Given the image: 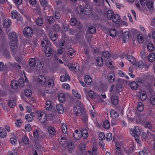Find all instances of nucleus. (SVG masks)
Here are the masks:
<instances>
[{
    "instance_id": "nucleus-1",
    "label": "nucleus",
    "mask_w": 155,
    "mask_h": 155,
    "mask_svg": "<svg viewBox=\"0 0 155 155\" xmlns=\"http://www.w3.org/2000/svg\"><path fill=\"white\" fill-rule=\"evenodd\" d=\"M41 45L45 48V52L46 56L47 57L51 56L53 49L52 45L51 44L47 38H44L41 42Z\"/></svg>"
},
{
    "instance_id": "nucleus-2",
    "label": "nucleus",
    "mask_w": 155,
    "mask_h": 155,
    "mask_svg": "<svg viewBox=\"0 0 155 155\" xmlns=\"http://www.w3.org/2000/svg\"><path fill=\"white\" fill-rule=\"evenodd\" d=\"M8 39L10 40V48L12 50H15L17 47L18 38L17 34L15 32H10L8 35Z\"/></svg>"
},
{
    "instance_id": "nucleus-3",
    "label": "nucleus",
    "mask_w": 155,
    "mask_h": 155,
    "mask_svg": "<svg viewBox=\"0 0 155 155\" xmlns=\"http://www.w3.org/2000/svg\"><path fill=\"white\" fill-rule=\"evenodd\" d=\"M78 11L81 13L84 12L86 15H89L91 14L92 12L91 7L88 3H86L84 7L80 6L77 8Z\"/></svg>"
},
{
    "instance_id": "nucleus-4",
    "label": "nucleus",
    "mask_w": 155,
    "mask_h": 155,
    "mask_svg": "<svg viewBox=\"0 0 155 155\" xmlns=\"http://www.w3.org/2000/svg\"><path fill=\"white\" fill-rule=\"evenodd\" d=\"M139 1L142 5H145L146 3V6L148 9H151L153 8L154 0H149L147 2L146 0H139Z\"/></svg>"
},
{
    "instance_id": "nucleus-5",
    "label": "nucleus",
    "mask_w": 155,
    "mask_h": 155,
    "mask_svg": "<svg viewBox=\"0 0 155 155\" xmlns=\"http://www.w3.org/2000/svg\"><path fill=\"white\" fill-rule=\"evenodd\" d=\"M81 105L82 103H81ZM73 113L77 116H80L82 113V106L76 105L73 108Z\"/></svg>"
},
{
    "instance_id": "nucleus-6",
    "label": "nucleus",
    "mask_w": 155,
    "mask_h": 155,
    "mask_svg": "<svg viewBox=\"0 0 155 155\" xmlns=\"http://www.w3.org/2000/svg\"><path fill=\"white\" fill-rule=\"evenodd\" d=\"M11 17L12 19H17V21H21L23 18L18 12L16 10H13L11 12Z\"/></svg>"
},
{
    "instance_id": "nucleus-7",
    "label": "nucleus",
    "mask_w": 155,
    "mask_h": 155,
    "mask_svg": "<svg viewBox=\"0 0 155 155\" xmlns=\"http://www.w3.org/2000/svg\"><path fill=\"white\" fill-rule=\"evenodd\" d=\"M33 30L30 27H26L23 30L24 35L26 37L29 38L31 37L33 35Z\"/></svg>"
},
{
    "instance_id": "nucleus-8",
    "label": "nucleus",
    "mask_w": 155,
    "mask_h": 155,
    "mask_svg": "<svg viewBox=\"0 0 155 155\" xmlns=\"http://www.w3.org/2000/svg\"><path fill=\"white\" fill-rule=\"evenodd\" d=\"M130 133L134 137L140 135V132L139 128L137 126H135L133 130H130Z\"/></svg>"
},
{
    "instance_id": "nucleus-9",
    "label": "nucleus",
    "mask_w": 155,
    "mask_h": 155,
    "mask_svg": "<svg viewBox=\"0 0 155 155\" xmlns=\"http://www.w3.org/2000/svg\"><path fill=\"white\" fill-rule=\"evenodd\" d=\"M38 118L41 123H43L45 122L47 119V117L46 114L41 112L38 115Z\"/></svg>"
},
{
    "instance_id": "nucleus-10",
    "label": "nucleus",
    "mask_w": 155,
    "mask_h": 155,
    "mask_svg": "<svg viewBox=\"0 0 155 155\" xmlns=\"http://www.w3.org/2000/svg\"><path fill=\"white\" fill-rule=\"evenodd\" d=\"M39 1L44 10H46L50 8L51 6L48 5L47 0H39Z\"/></svg>"
},
{
    "instance_id": "nucleus-11",
    "label": "nucleus",
    "mask_w": 155,
    "mask_h": 155,
    "mask_svg": "<svg viewBox=\"0 0 155 155\" xmlns=\"http://www.w3.org/2000/svg\"><path fill=\"white\" fill-rule=\"evenodd\" d=\"M74 138L77 140H79L83 135V132L80 130H76L73 134Z\"/></svg>"
},
{
    "instance_id": "nucleus-12",
    "label": "nucleus",
    "mask_w": 155,
    "mask_h": 155,
    "mask_svg": "<svg viewBox=\"0 0 155 155\" xmlns=\"http://www.w3.org/2000/svg\"><path fill=\"white\" fill-rule=\"evenodd\" d=\"M115 75L114 72H110L107 74V79L109 83H113L115 81Z\"/></svg>"
},
{
    "instance_id": "nucleus-13",
    "label": "nucleus",
    "mask_w": 155,
    "mask_h": 155,
    "mask_svg": "<svg viewBox=\"0 0 155 155\" xmlns=\"http://www.w3.org/2000/svg\"><path fill=\"white\" fill-rule=\"evenodd\" d=\"M127 58L128 60L133 65L136 66L137 64V61L134 57L131 55H127Z\"/></svg>"
},
{
    "instance_id": "nucleus-14",
    "label": "nucleus",
    "mask_w": 155,
    "mask_h": 155,
    "mask_svg": "<svg viewBox=\"0 0 155 155\" xmlns=\"http://www.w3.org/2000/svg\"><path fill=\"white\" fill-rule=\"evenodd\" d=\"M49 36L51 40L55 41L58 38L57 32H54V31H50L49 32Z\"/></svg>"
},
{
    "instance_id": "nucleus-15",
    "label": "nucleus",
    "mask_w": 155,
    "mask_h": 155,
    "mask_svg": "<svg viewBox=\"0 0 155 155\" xmlns=\"http://www.w3.org/2000/svg\"><path fill=\"white\" fill-rule=\"evenodd\" d=\"M12 24V21L9 18L5 19L3 22V26L4 28H8Z\"/></svg>"
},
{
    "instance_id": "nucleus-16",
    "label": "nucleus",
    "mask_w": 155,
    "mask_h": 155,
    "mask_svg": "<svg viewBox=\"0 0 155 155\" xmlns=\"http://www.w3.org/2000/svg\"><path fill=\"white\" fill-rule=\"evenodd\" d=\"M110 117L112 118L116 119L119 116L118 113L114 109H111L110 111Z\"/></svg>"
},
{
    "instance_id": "nucleus-17",
    "label": "nucleus",
    "mask_w": 155,
    "mask_h": 155,
    "mask_svg": "<svg viewBox=\"0 0 155 155\" xmlns=\"http://www.w3.org/2000/svg\"><path fill=\"white\" fill-rule=\"evenodd\" d=\"M112 18L111 19L114 23L118 24L120 21V16L117 14H114V16H113Z\"/></svg>"
},
{
    "instance_id": "nucleus-18",
    "label": "nucleus",
    "mask_w": 155,
    "mask_h": 155,
    "mask_svg": "<svg viewBox=\"0 0 155 155\" xmlns=\"http://www.w3.org/2000/svg\"><path fill=\"white\" fill-rule=\"evenodd\" d=\"M123 42L126 43L128 41L129 37V33L128 31H125L123 34Z\"/></svg>"
},
{
    "instance_id": "nucleus-19",
    "label": "nucleus",
    "mask_w": 155,
    "mask_h": 155,
    "mask_svg": "<svg viewBox=\"0 0 155 155\" xmlns=\"http://www.w3.org/2000/svg\"><path fill=\"white\" fill-rule=\"evenodd\" d=\"M60 47L62 49H65L67 46V43L64 39H61L59 42Z\"/></svg>"
},
{
    "instance_id": "nucleus-20",
    "label": "nucleus",
    "mask_w": 155,
    "mask_h": 155,
    "mask_svg": "<svg viewBox=\"0 0 155 155\" xmlns=\"http://www.w3.org/2000/svg\"><path fill=\"white\" fill-rule=\"evenodd\" d=\"M16 101L15 99H10L7 102L8 105L11 108H13L15 106Z\"/></svg>"
},
{
    "instance_id": "nucleus-21",
    "label": "nucleus",
    "mask_w": 155,
    "mask_h": 155,
    "mask_svg": "<svg viewBox=\"0 0 155 155\" xmlns=\"http://www.w3.org/2000/svg\"><path fill=\"white\" fill-rule=\"evenodd\" d=\"M67 54L70 57H74L76 55L75 51L73 49L69 48L67 51Z\"/></svg>"
},
{
    "instance_id": "nucleus-22",
    "label": "nucleus",
    "mask_w": 155,
    "mask_h": 155,
    "mask_svg": "<svg viewBox=\"0 0 155 155\" xmlns=\"http://www.w3.org/2000/svg\"><path fill=\"white\" fill-rule=\"evenodd\" d=\"M84 81L87 85H90L92 82L93 80L89 75H86L84 78Z\"/></svg>"
},
{
    "instance_id": "nucleus-23",
    "label": "nucleus",
    "mask_w": 155,
    "mask_h": 155,
    "mask_svg": "<svg viewBox=\"0 0 155 155\" xmlns=\"http://www.w3.org/2000/svg\"><path fill=\"white\" fill-rule=\"evenodd\" d=\"M47 79L45 76L44 75H39L38 78V81L41 84H43L46 82Z\"/></svg>"
},
{
    "instance_id": "nucleus-24",
    "label": "nucleus",
    "mask_w": 155,
    "mask_h": 155,
    "mask_svg": "<svg viewBox=\"0 0 155 155\" xmlns=\"http://www.w3.org/2000/svg\"><path fill=\"white\" fill-rule=\"evenodd\" d=\"M60 79L62 82H64L66 81L67 80H70V78L67 73H65L64 75L60 76Z\"/></svg>"
},
{
    "instance_id": "nucleus-25",
    "label": "nucleus",
    "mask_w": 155,
    "mask_h": 155,
    "mask_svg": "<svg viewBox=\"0 0 155 155\" xmlns=\"http://www.w3.org/2000/svg\"><path fill=\"white\" fill-rule=\"evenodd\" d=\"M7 135L6 131L2 127H0V137L2 138H5Z\"/></svg>"
},
{
    "instance_id": "nucleus-26",
    "label": "nucleus",
    "mask_w": 155,
    "mask_h": 155,
    "mask_svg": "<svg viewBox=\"0 0 155 155\" xmlns=\"http://www.w3.org/2000/svg\"><path fill=\"white\" fill-rule=\"evenodd\" d=\"M58 99L60 102H64L66 100L65 94L62 93H59L58 95Z\"/></svg>"
},
{
    "instance_id": "nucleus-27",
    "label": "nucleus",
    "mask_w": 155,
    "mask_h": 155,
    "mask_svg": "<svg viewBox=\"0 0 155 155\" xmlns=\"http://www.w3.org/2000/svg\"><path fill=\"white\" fill-rule=\"evenodd\" d=\"M44 63L42 61H38L36 66V69L39 71L41 70L44 67Z\"/></svg>"
},
{
    "instance_id": "nucleus-28",
    "label": "nucleus",
    "mask_w": 155,
    "mask_h": 155,
    "mask_svg": "<svg viewBox=\"0 0 155 155\" xmlns=\"http://www.w3.org/2000/svg\"><path fill=\"white\" fill-rule=\"evenodd\" d=\"M76 66L75 64L71 63H69L68 64V67L71 71H78L79 69H77Z\"/></svg>"
},
{
    "instance_id": "nucleus-29",
    "label": "nucleus",
    "mask_w": 155,
    "mask_h": 155,
    "mask_svg": "<svg viewBox=\"0 0 155 155\" xmlns=\"http://www.w3.org/2000/svg\"><path fill=\"white\" fill-rule=\"evenodd\" d=\"M11 87L12 89H16L18 87V82L16 80L12 81L11 83Z\"/></svg>"
},
{
    "instance_id": "nucleus-30",
    "label": "nucleus",
    "mask_w": 155,
    "mask_h": 155,
    "mask_svg": "<svg viewBox=\"0 0 155 155\" xmlns=\"http://www.w3.org/2000/svg\"><path fill=\"white\" fill-rule=\"evenodd\" d=\"M96 32V29L95 27L93 26H90L88 28L87 33L88 32L90 34H94Z\"/></svg>"
},
{
    "instance_id": "nucleus-31",
    "label": "nucleus",
    "mask_w": 155,
    "mask_h": 155,
    "mask_svg": "<svg viewBox=\"0 0 155 155\" xmlns=\"http://www.w3.org/2000/svg\"><path fill=\"white\" fill-rule=\"evenodd\" d=\"M111 100L112 103L114 105H116L118 103V100L117 97L116 96H112L111 98Z\"/></svg>"
},
{
    "instance_id": "nucleus-32",
    "label": "nucleus",
    "mask_w": 155,
    "mask_h": 155,
    "mask_svg": "<svg viewBox=\"0 0 155 155\" xmlns=\"http://www.w3.org/2000/svg\"><path fill=\"white\" fill-rule=\"evenodd\" d=\"M102 56L104 58V60L107 59L110 57V54L107 51H105L102 54Z\"/></svg>"
},
{
    "instance_id": "nucleus-33",
    "label": "nucleus",
    "mask_w": 155,
    "mask_h": 155,
    "mask_svg": "<svg viewBox=\"0 0 155 155\" xmlns=\"http://www.w3.org/2000/svg\"><path fill=\"white\" fill-rule=\"evenodd\" d=\"M96 62L99 66H102L103 64V61L102 58L100 57H97L96 59Z\"/></svg>"
},
{
    "instance_id": "nucleus-34",
    "label": "nucleus",
    "mask_w": 155,
    "mask_h": 155,
    "mask_svg": "<svg viewBox=\"0 0 155 155\" xmlns=\"http://www.w3.org/2000/svg\"><path fill=\"white\" fill-rule=\"evenodd\" d=\"M114 12L111 10L108 11L107 14V17L108 20H111L113 16H114Z\"/></svg>"
},
{
    "instance_id": "nucleus-35",
    "label": "nucleus",
    "mask_w": 155,
    "mask_h": 155,
    "mask_svg": "<svg viewBox=\"0 0 155 155\" xmlns=\"http://www.w3.org/2000/svg\"><path fill=\"white\" fill-rule=\"evenodd\" d=\"M138 84L134 81L131 82L130 84V87L133 90H136L138 88Z\"/></svg>"
},
{
    "instance_id": "nucleus-36",
    "label": "nucleus",
    "mask_w": 155,
    "mask_h": 155,
    "mask_svg": "<svg viewBox=\"0 0 155 155\" xmlns=\"http://www.w3.org/2000/svg\"><path fill=\"white\" fill-rule=\"evenodd\" d=\"M56 109L60 114H62L64 112V109L61 104H58L56 106Z\"/></svg>"
},
{
    "instance_id": "nucleus-37",
    "label": "nucleus",
    "mask_w": 155,
    "mask_h": 155,
    "mask_svg": "<svg viewBox=\"0 0 155 155\" xmlns=\"http://www.w3.org/2000/svg\"><path fill=\"white\" fill-rule=\"evenodd\" d=\"M72 94L78 99H81V96L80 94L78 93V91L76 90H72Z\"/></svg>"
},
{
    "instance_id": "nucleus-38",
    "label": "nucleus",
    "mask_w": 155,
    "mask_h": 155,
    "mask_svg": "<svg viewBox=\"0 0 155 155\" xmlns=\"http://www.w3.org/2000/svg\"><path fill=\"white\" fill-rule=\"evenodd\" d=\"M147 49L150 51L151 52L153 51L154 49V47L152 43H148L147 45Z\"/></svg>"
},
{
    "instance_id": "nucleus-39",
    "label": "nucleus",
    "mask_w": 155,
    "mask_h": 155,
    "mask_svg": "<svg viewBox=\"0 0 155 155\" xmlns=\"http://www.w3.org/2000/svg\"><path fill=\"white\" fill-rule=\"evenodd\" d=\"M45 107L47 110H51L52 108V105L51 101L48 100L46 102Z\"/></svg>"
},
{
    "instance_id": "nucleus-40",
    "label": "nucleus",
    "mask_w": 155,
    "mask_h": 155,
    "mask_svg": "<svg viewBox=\"0 0 155 155\" xmlns=\"http://www.w3.org/2000/svg\"><path fill=\"white\" fill-rule=\"evenodd\" d=\"M21 141L22 143L25 144H28L29 143L28 138L25 135L23 136Z\"/></svg>"
},
{
    "instance_id": "nucleus-41",
    "label": "nucleus",
    "mask_w": 155,
    "mask_h": 155,
    "mask_svg": "<svg viewBox=\"0 0 155 155\" xmlns=\"http://www.w3.org/2000/svg\"><path fill=\"white\" fill-rule=\"evenodd\" d=\"M116 33L117 31L114 28H111L110 29L109 31L110 35L112 37H114L116 36Z\"/></svg>"
},
{
    "instance_id": "nucleus-42",
    "label": "nucleus",
    "mask_w": 155,
    "mask_h": 155,
    "mask_svg": "<svg viewBox=\"0 0 155 155\" xmlns=\"http://www.w3.org/2000/svg\"><path fill=\"white\" fill-rule=\"evenodd\" d=\"M54 18L52 16H48L47 17V21L49 24H52L54 21Z\"/></svg>"
},
{
    "instance_id": "nucleus-43",
    "label": "nucleus",
    "mask_w": 155,
    "mask_h": 155,
    "mask_svg": "<svg viewBox=\"0 0 155 155\" xmlns=\"http://www.w3.org/2000/svg\"><path fill=\"white\" fill-rule=\"evenodd\" d=\"M35 21L36 24L39 26L42 25L43 24V19L41 18L38 17L37 18Z\"/></svg>"
},
{
    "instance_id": "nucleus-44",
    "label": "nucleus",
    "mask_w": 155,
    "mask_h": 155,
    "mask_svg": "<svg viewBox=\"0 0 155 155\" xmlns=\"http://www.w3.org/2000/svg\"><path fill=\"white\" fill-rule=\"evenodd\" d=\"M92 19L95 21H97L99 20V16L97 13H93L91 15Z\"/></svg>"
},
{
    "instance_id": "nucleus-45",
    "label": "nucleus",
    "mask_w": 155,
    "mask_h": 155,
    "mask_svg": "<svg viewBox=\"0 0 155 155\" xmlns=\"http://www.w3.org/2000/svg\"><path fill=\"white\" fill-rule=\"evenodd\" d=\"M149 61L150 62L153 61L155 59V56L153 53H152L147 57Z\"/></svg>"
},
{
    "instance_id": "nucleus-46",
    "label": "nucleus",
    "mask_w": 155,
    "mask_h": 155,
    "mask_svg": "<svg viewBox=\"0 0 155 155\" xmlns=\"http://www.w3.org/2000/svg\"><path fill=\"white\" fill-rule=\"evenodd\" d=\"M103 127L105 129H108L110 127V122L107 120H105L103 122Z\"/></svg>"
},
{
    "instance_id": "nucleus-47",
    "label": "nucleus",
    "mask_w": 155,
    "mask_h": 155,
    "mask_svg": "<svg viewBox=\"0 0 155 155\" xmlns=\"http://www.w3.org/2000/svg\"><path fill=\"white\" fill-rule=\"evenodd\" d=\"M88 95L90 98L92 99H96V94L92 90H90L88 93Z\"/></svg>"
},
{
    "instance_id": "nucleus-48",
    "label": "nucleus",
    "mask_w": 155,
    "mask_h": 155,
    "mask_svg": "<svg viewBox=\"0 0 155 155\" xmlns=\"http://www.w3.org/2000/svg\"><path fill=\"white\" fill-rule=\"evenodd\" d=\"M29 62L30 66L31 67H34L36 64V62L34 58H31L29 61Z\"/></svg>"
},
{
    "instance_id": "nucleus-49",
    "label": "nucleus",
    "mask_w": 155,
    "mask_h": 155,
    "mask_svg": "<svg viewBox=\"0 0 155 155\" xmlns=\"http://www.w3.org/2000/svg\"><path fill=\"white\" fill-rule=\"evenodd\" d=\"M48 130L49 134L52 135H54L56 131L54 128L52 127H50L48 128Z\"/></svg>"
},
{
    "instance_id": "nucleus-50",
    "label": "nucleus",
    "mask_w": 155,
    "mask_h": 155,
    "mask_svg": "<svg viewBox=\"0 0 155 155\" xmlns=\"http://www.w3.org/2000/svg\"><path fill=\"white\" fill-rule=\"evenodd\" d=\"M48 86L49 87L52 88L54 85V81L52 79H49L47 81Z\"/></svg>"
},
{
    "instance_id": "nucleus-51",
    "label": "nucleus",
    "mask_w": 155,
    "mask_h": 155,
    "mask_svg": "<svg viewBox=\"0 0 155 155\" xmlns=\"http://www.w3.org/2000/svg\"><path fill=\"white\" fill-rule=\"evenodd\" d=\"M115 152H117L120 151H122L121 149V146L120 144V143L117 142L116 143L115 145Z\"/></svg>"
},
{
    "instance_id": "nucleus-52",
    "label": "nucleus",
    "mask_w": 155,
    "mask_h": 155,
    "mask_svg": "<svg viewBox=\"0 0 155 155\" xmlns=\"http://www.w3.org/2000/svg\"><path fill=\"white\" fill-rule=\"evenodd\" d=\"M140 100L142 101L145 100L147 98V96L145 91H142L140 94Z\"/></svg>"
},
{
    "instance_id": "nucleus-53",
    "label": "nucleus",
    "mask_w": 155,
    "mask_h": 155,
    "mask_svg": "<svg viewBox=\"0 0 155 155\" xmlns=\"http://www.w3.org/2000/svg\"><path fill=\"white\" fill-rule=\"evenodd\" d=\"M144 106L143 104L142 103L140 102L138 103L137 105L138 110L141 112L143 110Z\"/></svg>"
},
{
    "instance_id": "nucleus-54",
    "label": "nucleus",
    "mask_w": 155,
    "mask_h": 155,
    "mask_svg": "<svg viewBox=\"0 0 155 155\" xmlns=\"http://www.w3.org/2000/svg\"><path fill=\"white\" fill-rule=\"evenodd\" d=\"M25 117L26 119L29 122L32 121L34 119L33 116L31 114H27L25 115Z\"/></svg>"
},
{
    "instance_id": "nucleus-55",
    "label": "nucleus",
    "mask_w": 155,
    "mask_h": 155,
    "mask_svg": "<svg viewBox=\"0 0 155 155\" xmlns=\"http://www.w3.org/2000/svg\"><path fill=\"white\" fill-rule=\"evenodd\" d=\"M24 94L26 97H30L32 95V91L31 90L27 89L24 91Z\"/></svg>"
},
{
    "instance_id": "nucleus-56",
    "label": "nucleus",
    "mask_w": 155,
    "mask_h": 155,
    "mask_svg": "<svg viewBox=\"0 0 155 155\" xmlns=\"http://www.w3.org/2000/svg\"><path fill=\"white\" fill-rule=\"evenodd\" d=\"M106 63L107 66L108 67H111L112 66V61L110 59V58H109L108 59H106Z\"/></svg>"
},
{
    "instance_id": "nucleus-57",
    "label": "nucleus",
    "mask_w": 155,
    "mask_h": 155,
    "mask_svg": "<svg viewBox=\"0 0 155 155\" xmlns=\"http://www.w3.org/2000/svg\"><path fill=\"white\" fill-rule=\"evenodd\" d=\"M98 139L101 140H104L105 139V135L103 132H100L98 134Z\"/></svg>"
},
{
    "instance_id": "nucleus-58",
    "label": "nucleus",
    "mask_w": 155,
    "mask_h": 155,
    "mask_svg": "<svg viewBox=\"0 0 155 155\" xmlns=\"http://www.w3.org/2000/svg\"><path fill=\"white\" fill-rule=\"evenodd\" d=\"M22 123V121L21 119H17L15 120V122L16 126L18 127H21Z\"/></svg>"
},
{
    "instance_id": "nucleus-59",
    "label": "nucleus",
    "mask_w": 155,
    "mask_h": 155,
    "mask_svg": "<svg viewBox=\"0 0 155 155\" xmlns=\"http://www.w3.org/2000/svg\"><path fill=\"white\" fill-rule=\"evenodd\" d=\"M82 120L84 123H87L88 120V116L87 114H84L83 115L82 117Z\"/></svg>"
},
{
    "instance_id": "nucleus-60",
    "label": "nucleus",
    "mask_w": 155,
    "mask_h": 155,
    "mask_svg": "<svg viewBox=\"0 0 155 155\" xmlns=\"http://www.w3.org/2000/svg\"><path fill=\"white\" fill-rule=\"evenodd\" d=\"M11 65L12 67H14L17 69H19L21 70V67L18 63L14 62L11 64Z\"/></svg>"
},
{
    "instance_id": "nucleus-61",
    "label": "nucleus",
    "mask_w": 155,
    "mask_h": 155,
    "mask_svg": "<svg viewBox=\"0 0 155 155\" xmlns=\"http://www.w3.org/2000/svg\"><path fill=\"white\" fill-rule=\"evenodd\" d=\"M77 23V20L75 18H72L70 21V24L72 26H75Z\"/></svg>"
},
{
    "instance_id": "nucleus-62",
    "label": "nucleus",
    "mask_w": 155,
    "mask_h": 155,
    "mask_svg": "<svg viewBox=\"0 0 155 155\" xmlns=\"http://www.w3.org/2000/svg\"><path fill=\"white\" fill-rule=\"evenodd\" d=\"M112 138V134L110 133L107 134L106 135V140L107 141H110Z\"/></svg>"
},
{
    "instance_id": "nucleus-63",
    "label": "nucleus",
    "mask_w": 155,
    "mask_h": 155,
    "mask_svg": "<svg viewBox=\"0 0 155 155\" xmlns=\"http://www.w3.org/2000/svg\"><path fill=\"white\" fill-rule=\"evenodd\" d=\"M61 129L63 133L65 134L67 133V128L66 125L64 123L61 124Z\"/></svg>"
},
{
    "instance_id": "nucleus-64",
    "label": "nucleus",
    "mask_w": 155,
    "mask_h": 155,
    "mask_svg": "<svg viewBox=\"0 0 155 155\" xmlns=\"http://www.w3.org/2000/svg\"><path fill=\"white\" fill-rule=\"evenodd\" d=\"M18 84L21 87H23L25 85V82L23 78H20L18 80Z\"/></svg>"
}]
</instances>
